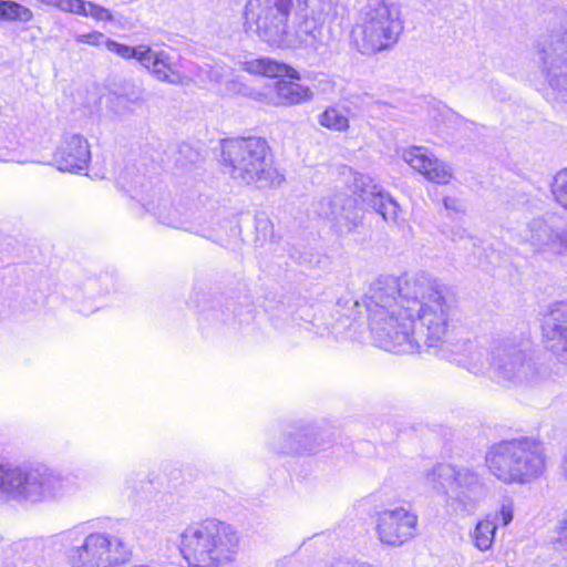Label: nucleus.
I'll use <instances>...</instances> for the list:
<instances>
[{"mask_svg": "<svg viewBox=\"0 0 567 567\" xmlns=\"http://www.w3.org/2000/svg\"><path fill=\"white\" fill-rule=\"evenodd\" d=\"M542 443L533 437L505 440L493 444L485 454L488 472L504 484H527L545 471Z\"/></svg>", "mask_w": 567, "mask_h": 567, "instance_id": "obj_6", "label": "nucleus"}, {"mask_svg": "<svg viewBox=\"0 0 567 567\" xmlns=\"http://www.w3.org/2000/svg\"><path fill=\"white\" fill-rule=\"evenodd\" d=\"M90 159L89 143L79 134L65 135L53 154L54 164L62 172L82 173Z\"/></svg>", "mask_w": 567, "mask_h": 567, "instance_id": "obj_16", "label": "nucleus"}, {"mask_svg": "<svg viewBox=\"0 0 567 567\" xmlns=\"http://www.w3.org/2000/svg\"><path fill=\"white\" fill-rule=\"evenodd\" d=\"M392 219L395 221L396 215H391Z\"/></svg>", "mask_w": 567, "mask_h": 567, "instance_id": "obj_46", "label": "nucleus"}, {"mask_svg": "<svg viewBox=\"0 0 567 567\" xmlns=\"http://www.w3.org/2000/svg\"><path fill=\"white\" fill-rule=\"evenodd\" d=\"M550 543L556 550H567V508L558 517L551 532Z\"/></svg>", "mask_w": 567, "mask_h": 567, "instance_id": "obj_35", "label": "nucleus"}, {"mask_svg": "<svg viewBox=\"0 0 567 567\" xmlns=\"http://www.w3.org/2000/svg\"><path fill=\"white\" fill-rule=\"evenodd\" d=\"M239 92L243 93V96H247L260 104L278 106L275 85L265 87L262 90H256L250 86L241 87Z\"/></svg>", "mask_w": 567, "mask_h": 567, "instance_id": "obj_34", "label": "nucleus"}, {"mask_svg": "<svg viewBox=\"0 0 567 567\" xmlns=\"http://www.w3.org/2000/svg\"><path fill=\"white\" fill-rule=\"evenodd\" d=\"M74 41L78 44H86L96 49L107 50L111 39L106 37L103 32L94 30L87 33L75 34Z\"/></svg>", "mask_w": 567, "mask_h": 567, "instance_id": "obj_36", "label": "nucleus"}, {"mask_svg": "<svg viewBox=\"0 0 567 567\" xmlns=\"http://www.w3.org/2000/svg\"><path fill=\"white\" fill-rule=\"evenodd\" d=\"M403 31L401 10L396 3L372 1L361 12L353 34L362 54H373L394 45Z\"/></svg>", "mask_w": 567, "mask_h": 567, "instance_id": "obj_10", "label": "nucleus"}, {"mask_svg": "<svg viewBox=\"0 0 567 567\" xmlns=\"http://www.w3.org/2000/svg\"><path fill=\"white\" fill-rule=\"evenodd\" d=\"M0 162L22 163L19 140L13 127L0 124Z\"/></svg>", "mask_w": 567, "mask_h": 567, "instance_id": "obj_25", "label": "nucleus"}, {"mask_svg": "<svg viewBox=\"0 0 567 567\" xmlns=\"http://www.w3.org/2000/svg\"><path fill=\"white\" fill-rule=\"evenodd\" d=\"M274 450L280 454L300 453V452H315L316 447L310 445L306 434H298L292 437L291 433L282 434L274 442Z\"/></svg>", "mask_w": 567, "mask_h": 567, "instance_id": "obj_27", "label": "nucleus"}, {"mask_svg": "<svg viewBox=\"0 0 567 567\" xmlns=\"http://www.w3.org/2000/svg\"><path fill=\"white\" fill-rule=\"evenodd\" d=\"M142 207L150 212L155 209H165V202L167 200L161 189L150 188L146 193H136L134 196Z\"/></svg>", "mask_w": 567, "mask_h": 567, "instance_id": "obj_31", "label": "nucleus"}, {"mask_svg": "<svg viewBox=\"0 0 567 567\" xmlns=\"http://www.w3.org/2000/svg\"><path fill=\"white\" fill-rule=\"evenodd\" d=\"M417 515L405 507L379 512L375 519V533L381 544L401 547L417 534Z\"/></svg>", "mask_w": 567, "mask_h": 567, "instance_id": "obj_13", "label": "nucleus"}, {"mask_svg": "<svg viewBox=\"0 0 567 567\" xmlns=\"http://www.w3.org/2000/svg\"><path fill=\"white\" fill-rule=\"evenodd\" d=\"M221 162L230 178L241 185L265 188L284 181L274 165L268 142L262 137L224 140Z\"/></svg>", "mask_w": 567, "mask_h": 567, "instance_id": "obj_4", "label": "nucleus"}, {"mask_svg": "<svg viewBox=\"0 0 567 567\" xmlns=\"http://www.w3.org/2000/svg\"><path fill=\"white\" fill-rule=\"evenodd\" d=\"M529 228L530 236L528 240L537 249L554 247L555 245L567 248V229L554 231L540 216L533 219Z\"/></svg>", "mask_w": 567, "mask_h": 567, "instance_id": "obj_21", "label": "nucleus"}, {"mask_svg": "<svg viewBox=\"0 0 567 567\" xmlns=\"http://www.w3.org/2000/svg\"><path fill=\"white\" fill-rule=\"evenodd\" d=\"M141 65L158 81L169 84L183 83L176 59L166 50H154L146 45Z\"/></svg>", "mask_w": 567, "mask_h": 567, "instance_id": "obj_17", "label": "nucleus"}, {"mask_svg": "<svg viewBox=\"0 0 567 567\" xmlns=\"http://www.w3.org/2000/svg\"><path fill=\"white\" fill-rule=\"evenodd\" d=\"M348 111L338 106H330L319 115L321 126L336 131L346 132L349 128Z\"/></svg>", "mask_w": 567, "mask_h": 567, "instance_id": "obj_28", "label": "nucleus"}, {"mask_svg": "<svg viewBox=\"0 0 567 567\" xmlns=\"http://www.w3.org/2000/svg\"><path fill=\"white\" fill-rule=\"evenodd\" d=\"M233 69L224 63L205 64L200 66L198 76L206 78L214 83H225L231 76Z\"/></svg>", "mask_w": 567, "mask_h": 567, "instance_id": "obj_32", "label": "nucleus"}, {"mask_svg": "<svg viewBox=\"0 0 567 567\" xmlns=\"http://www.w3.org/2000/svg\"><path fill=\"white\" fill-rule=\"evenodd\" d=\"M61 476L39 467L0 463V498L38 504L60 495Z\"/></svg>", "mask_w": 567, "mask_h": 567, "instance_id": "obj_9", "label": "nucleus"}, {"mask_svg": "<svg viewBox=\"0 0 567 567\" xmlns=\"http://www.w3.org/2000/svg\"><path fill=\"white\" fill-rule=\"evenodd\" d=\"M496 529L497 524L495 519H492V516H485L483 519L478 520L471 533L474 546L481 551H486L492 548Z\"/></svg>", "mask_w": 567, "mask_h": 567, "instance_id": "obj_24", "label": "nucleus"}, {"mask_svg": "<svg viewBox=\"0 0 567 567\" xmlns=\"http://www.w3.org/2000/svg\"><path fill=\"white\" fill-rule=\"evenodd\" d=\"M145 48V44L131 47L111 39L107 51L123 60H136L141 64Z\"/></svg>", "mask_w": 567, "mask_h": 567, "instance_id": "obj_30", "label": "nucleus"}, {"mask_svg": "<svg viewBox=\"0 0 567 567\" xmlns=\"http://www.w3.org/2000/svg\"><path fill=\"white\" fill-rule=\"evenodd\" d=\"M460 354L454 361L473 374H482L489 369L491 351L478 343L465 340L458 346Z\"/></svg>", "mask_w": 567, "mask_h": 567, "instance_id": "obj_19", "label": "nucleus"}, {"mask_svg": "<svg viewBox=\"0 0 567 567\" xmlns=\"http://www.w3.org/2000/svg\"><path fill=\"white\" fill-rule=\"evenodd\" d=\"M487 516H492V519H495L497 525H509L514 518V501L509 497L503 498L498 508Z\"/></svg>", "mask_w": 567, "mask_h": 567, "instance_id": "obj_37", "label": "nucleus"}, {"mask_svg": "<svg viewBox=\"0 0 567 567\" xmlns=\"http://www.w3.org/2000/svg\"><path fill=\"white\" fill-rule=\"evenodd\" d=\"M157 223L167 228L189 231L209 237L210 228L206 225L205 215H157Z\"/></svg>", "mask_w": 567, "mask_h": 567, "instance_id": "obj_22", "label": "nucleus"}, {"mask_svg": "<svg viewBox=\"0 0 567 567\" xmlns=\"http://www.w3.org/2000/svg\"><path fill=\"white\" fill-rule=\"evenodd\" d=\"M238 532L220 520L208 519L188 526L181 535V553L192 567H220L236 559Z\"/></svg>", "mask_w": 567, "mask_h": 567, "instance_id": "obj_5", "label": "nucleus"}, {"mask_svg": "<svg viewBox=\"0 0 567 567\" xmlns=\"http://www.w3.org/2000/svg\"><path fill=\"white\" fill-rule=\"evenodd\" d=\"M489 369L497 383L507 388L528 386L539 377L530 340L524 332L498 336L491 344Z\"/></svg>", "mask_w": 567, "mask_h": 567, "instance_id": "obj_7", "label": "nucleus"}, {"mask_svg": "<svg viewBox=\"0 0 567 567\" xmlns=\"http://www.w3.org/2000/svg\"><path fill=\"white\" fill-rule=\"evenodd\" d=\"M382 219H383L385 223H389V218H388V215H386V214H383V215H382Z\"/></svg>", "mask_w": 567, "mask_h": 567, "instance_id": "obj_45", "label": "nucleus"}, {"mask_svg": "<svg viewBox=\"0 0 567 567\" xmlns=\"http://www.w3.org/2000/svg\"><path fill=\"white\" fill-rule=\"evenodd\" d=\"M256 229L262 234L264 238L269 237L270 240L274 239V226L267 215L256 218Z\"/></svg>", "mask_w": 567, "mask_h": 567, "instance_id": "obj_39", "label": "nucleus"}, {"mask_svg": "<svg viewBox=\"0 0 567 567\" xmlns=\"http://www.w3.org/2000/svg\"><path fill=\"white\" fill-rule=\"evenodd\" d=\"M560 473L564 481L567 483V451L563 455L561 463H560Z\"/></svg>", "mask_w": 567, "mask_h": 567, "instance_id": "obj_43", "label": "nucleus"}, {"mask_svg": "<svg viewBox=\"0 0 567 567\" xmlns=\"http://www.w3.org/2000/svg\"><path fill=\"white\" fill-rule=\"evenodd\" d=\"M241 87H249L248 85L241 83L239 79H231L230 76L225 81V90L224 92L228 95H243L240 91Z\"/></svg>", "mask_w": 567, "mask_h": 567, "instance_id": "obj_40", "label": "nucleus"}, {"mask_svg": "<svg viewBox=\"0 0 567 567\" xmlns=\"http://www.w3.org/2000/svg\"><path fill=\"white\" fill-rule=\"evenodd\" d=\"M426 481L445 495L447 507L457 514H473L486 495L481 474L465 465L439 464L427 472Z\"/></svg>", "mask_w": 567, "mask_h": 567, "instance_id": "obj_8", "label": "nucleus"}, {"mask_svg": "<svg viewBox=\"0 0 567 567\" xmlns=\"http://www.w3.org/2000/svg\"><path fill=\"white\" fill-rule=\"evenodd\" d=\"M361 224V217L359 215H337L334 227L337 233L340 235L349 234L358 228Z\"/></svg>", "mask_w": 567, "mask_h": 567, "instance_id": "obj_38", "label": "nucleus"}, {"mask_svg": "<svg viewBox=\"0 0 567 567\" xmlns=\"http://www.w3.org/2000/svg\"><path fill=\"white\" fill-rule=\"evenodd\" d=\"M41 4L56 8L58 10L85 18H92L96 21H113L112 12L87 0H37Z\"/></svg>", "mask_w": 567, "mask_h": 567, "instance_id": "obj_18", "label": "nucleus"}, {"mask_svg": "<svg viewBox=\"0 0 567 567\" xmlns=\"http://www.w3.org/2000/svg\"><path fill=\"white\" fill-rule=\"evenodd\" d=\"M141 91H133L131 94H112L109 97V109L117 116H124L131 112L128 104L142 102Z\"/></svg>", "mask_w": 567, "mask_h": 567, "instance_id": "obj_29", "label": "nucleus"}, {"mask_svg": "<svg viewBox=\"0 0 567 567\" xmlns=\"http://www.w3.org/2000/svg\"><path fill=\"white\" fill-rule=\"evenodd\" d=\"M542 329L547 348L560 362L567 363V300L555 301L547 307Z\"/></svg>", "mask_w": 567, "mask_h": 567, "instance_id": "obj_15", "label": "nucleus"}, {"mask_svg": "<svg viewBox=\"0 0 567 567\" xmlns=\"http://www.w3.org/2000/svg\"><path fill=\"white\" fill-rule=\"evenodd\" d=\"M62 548L70 567H115L130 559L131 550L124 539L106 532H90L79 524L53 536Z\"/></svg>", "mask_w": 567, "mask_h": 567, "instance_id": "obj_3", "label": "nucleus"}, {"mask_svg": "<svg viewBox=\"0 0 567 567\" xmlns=\"http://www.w3.org/2000/svg\"><path fill=\"white\" fill-rule=\"evenodd\" d=\"M34 14L28 7L11 0H0V21L29 23Z\"/></svg>", "mask_w": 567, "mask_h": 567, "instance_id": "obj_26", "label": "nucleus"}, {"mask_svg": "<svg viewBox=\"0 0 567 567\" xmlns=\"http://www.w3.org/2000/svg\"><path fill=\"white\" fill-rule=\"evenodd\" d=\"M551 193L556 203L567 210V167L553 177Z\"/></svg>", "mask_w": 567, "mask_h": 567, "instance_id": "obj_33", "label": "nucleus"}, {"mask_svg": "<svg viewBox=\"0 0 567 567\" xmlns=\"http://www.w3.org/2000/svg\"><path fill=\"white\" fill-rule=\"evenodd\" d=\"M241 69L243 71L254 75L300 80V74L296 69L270 58H259L246 61L241 64Z\"/></svg>", "mask_w": 567, "mask_h": 567, "instance_id": "obj_20", "label": "nucleus"}, {"mask_svg": "<svg viewBox=\"0 0 567 567\" xmlns=\"http://www.w3.org/2000/svg\"><path fill=\"white\" fill-rule=\"evenodd\" d=\"M344 183L357 196L355 198L347 197L346 195L338 194L333 197L324 198L320 203L322 210H337L348 209H371L374 213H396L399 204L396 200L385 192L381 186L365 174L353 171L350 167L342 168Z\"/></svg>", "mask_w": 567, "mask_h": 567, "instance_id": "obj_11", "label": "nucleus"}, {"mask_svg": "<svg viewBox=\"0 0 567 567\" xmlns=\"http://www.w3.org/2000/svg\"><path fill=\"white\" fill-rule=\"evenodd\" d=\"M396 153L403 162L432 183L446 185L453 178L452 167L426 147L409 146L398 150Z\"/></svg>", "mask_w": 567, "mask_h": 567, "instance_id": "obj_14", "label": "nucleus"}, {"mask_svg": "<svg viewBox=\"0 0 567 567\" xmlns=\"http://www.w3.org/2000/svg\"><path fill=\"white\" fill-rule=\"evenodd\" d=\"M278 106L297 105L312 100V91L292 81L279 80L275 83Z\"/></svg>", "mask_w": 567, "mask_h": 567, "instance_id": "obj_23", "label": "nucleus"}, {"mask_svg": "<svg viewBox=\"0 0 567 567\" xmlns=\"http://www.w3.org/2000/svg\"><path fill=\"white\" fill-rule=\"evenodd\" d=\"M371 337L379 348L415 353L445 341L457 308L435 278L425 274L375 279L364 296Z\"/></svg>", "mask_w": 567, "mask_h": 567, "instance_id": "obj_1", "label": "nucleus"}, {"mask_svg": "<svg viewBox=\"0 0 567 567\" xmlns=\"http://www.w3.org/2000/svg\"><path fill=\"white\" fill-rule=\"evenodd\" d=\"M340 0H249L245 25L262 41L279 49L326 47L318 20L338 16Z\"/></svg>", "mask_w": 567, "mask_h": 567, "instance_id": "obj_2", "label": "nucleus"}, {"mask_svg": "<svg viewBox=\"0 0 567 567\" xmlns=\"http://www.w3.org/2000/svg\"><path fill=\"white\" fill-rule=\"evenodd\" d=\"M536 63L548 86L567 102V25L539 41Z\"/></svg>", "mask_w": 567, "mask_h": 567, "instance_id": "obj_12", "label": "nucleus"}, {"mask_svg": "<svg viewBox=\"0 0 567 567\" xmlns=\"http://www.w3.org/2000/svg\"><path fill=\"white\" fill-rule=\"evenodd\" d=\"M443 204L446 210L460 212L463 209L462 200L456 196L444 197Z\"/></svg>", "mask_w": 567, "mask_h": 567, "instance_id": "obj_41", "label": "nucleus"}, {"mask_svg": "<svg viewBox=\"0 0 567 567\" xmlns=\"http://www.w3.org/2000/svg\"><path fill=\"white\" fill-rule=\"evenodd\" d=\"M179 154L187 155L190 163H195L198 158V154L195 153L188 145H183L179 150Z\"/></svg>", "mask_w": 567, "mask_h": 567, "instance_id": "obj_42", "label": "nucleus"}, {"mask_svg": "<svg viewBox=\"0 0 567 567\" xmlns=\"http://www.w3.org/2000/svg\"><path fill=\"white\" fill-rule=\"evenodd\" d=\"M177 164L181 166H186V163H184L179 157L176 159Z\"/></svg>", "mask_w": 567, "mask_h": 567, "instance_id": "obj_44", "label": "nucleus"}]
</instances>
